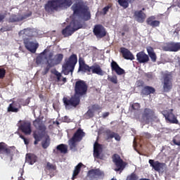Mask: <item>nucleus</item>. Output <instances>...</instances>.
<instances>
[{
  "mask_svg": "<svg viewBox=\"0 0 180 180\" xmlns=\"http://www.w3.org/2000/svg\"><path fill=\"white\" fill-rule=\"evenodd\" d=\"M63 54L59 53L53 56V52H50V51L45 49L44 51L37 58V63L40 64L41 63V61L46 60L48 67L45 70V74H47L49 70H50L51 67H54V65H58V64L63 61Z\"/></svg>",
  "mask_w": 180,
  "mask_h": 180,
  "instance_id": "nucleus-1",
  "label": "nucleus"
},
{
  "mask_svg": "<svg viewBox=\"0 0 180 180\" xmlns=\"http://www.w3.org/2000/svg\"><path fill=\"white\" fill-rule=\"evenodd\" d=\"M75 94L70 100L66 98H63V102L66 106H72L75 108L79 105V96L86 93V84L84 81H78L75 84Z\"/></svg>",
  "mask_w": 180,
  "mask_h": 180,
  "instance_id": "nucleus-2",
  "label": "nucleus"
},
{
  "mask_svg": "<svg viewBox=\"0 0 180 180\" xmlns=\"http://www.w3.org/2000/svg\"><path fill=\"white\" fill-rule=\"evenodd\" d=\"M30 36H32V30L28 29L21 30L19 32V37L20 39H23L24 44L27 50L31 53H36V50H37V47H39V44L37 41L32 39Z\"/></svg>",
  "mask_w": 180,
  "mask_h": 180,
  "instance_id": "nucleus-3",
  "label": "nucleus"
},
{
  "mask_svg": "<svg viewBox=\"0 0 180 180\" xmlns=\"http://www.w3.org/2000/svg\"><path fill=\"white\" fill-rule=\"evenodd\" d=\"M70 5H72L71 0H51L45 5V9L47 12H52L58 9H67Z\"/></svg>",
  "mask_w": 180,
  "mask_h": 180,
  "instance_id": "nucleus-4",
  "label": "nucleus"
},
{
  "mask_svg": "<svg viewBox=\"0 0 180 180\" xmlns=\"http://www.w3.org/2000/svg\"><path fill=\"white\" fill-rule=\"evenodd\" d=\"M79 72H92L93 74H96L97 75H103L105 72L102 70L101 66L98 65H94L91 67L88 66V65L85 64L84 60L82 58H79Z\"/></svg>",
  "mask_w": 180,
  "mask_h": 180,
  "instance_id": "nucleus-5",
  "label": "nucleus"
},
{
  "mask_svg": "<svg viewBox=\"0 0 180 180\" xmlns=\"http://www.w3.org/2000/svg\"><path fill=\"white\" fill-rule=\"evenodd\" d=\"M72 9L74 15H79L81 13V16L84 20H89L91 19V13L88 10V7L82 6V3L73 4Z\"/></svg>",
  "mask_w": 180,
  "mask_h": 180,
  "instance_id": "nucleus-6",
  "label": "nucleus"
},
{
  "mask_svg": "<svg viewBox=\"0 0 180 180\" xmlns=\"http://www.w3.org/2000/svg\"><path fill=\"white\" fill-rule=\"evenodd\" d=\"M75 64H77V56L72 55L69 60L63 65L62 73L65 75H68L70 72L71 75H72Z\"/></svg>",
  "mask_w": 180,
  "mask_h": 180,
  "instance_id": "nucleus-7",
  "label": "nucleus"
},
{
  "mask_svg": "<svg viewBox=\"0 0 180 180\" xmlns=\"http://www.w3.org/2000/svg\"><path fill=\"white\" fill-rule=\"evenodd\" d=\"M13 147H8L5 143H0V156L1 158L12 161Z\"/></svg>",
  "mask_w": 180,
  "mask_h": 180,
  "instance_id": "nucleus-8",
  "label": "nucleus"
},
{
  "mask_svg": "<svg viewBox=\"0 0 180 180\" xmlns=\"http://www.w3.org/2000/svg\"><path fill=\"white\" fill-rule=\"evenodd\" d=\"M85 136V133L82 129H78L77 132L74 134L73 137L69 140V146L72 151L75 150V147H77V143L82 140V137Z\"/></svg>",
  "mask_w": 180,
  "mask_h": 180,
  "instance_id": "nucleus-9",
  "label": "nucleus"
},
{
  "mask_svg": "<svg viewBox=\"0 0 180 180\" xmlns=\"http://www.w3.org/2000/svg\"><path fill=\"white\" fill-rule=\"evenodd\" d=\"M78 29H81V25L78 21H72L68 27H65L62 31V33L65 37H68V36H71L74 32L78 30Z\"/></svg>",
  "mask_w": 180,
  "mask_h": 180,
  "instance_id": "nucleus-10",
  "label": "nucleus"
},
{
  "mask_svg": "<svg viewBox=\"0 0 180 180\" xmlns=\"http://www.w3.org/2000/svg\"><path fill=\"white\" fill-rule=\"evenodd\" d=\"M18 126L22 131V133H25L27 136L32 134V128L30 127V122L27 121H20L18 124Z\"/></svg>",
  "mask_w": 180,
  "mask_h": 180,
  "instance_id": "nucleus-11",
  "label": "nucleus"
},
{
  "mask_svg": "<svg viewBox=\"0 0 180 180\" xmlns=\"http://www.w3.org/2000/svg\"><path fill=\"white\" fill-rule=\"evenodd\" d=\"M149 164L150 167L155 169V171H158V172H164V171H165L166 166L164 163H160L158 161L149 160Z\"/></svg>",
  "mask_w": 180,
  "mask_h": 180,
  "instance_id": "nucleus-12",
  "label": "nucleus"
},
{
  "mask_svg": "<svg viewBox=\"0 0 180 180\" xmlns=\"http://www.w3.org/2000/svg\"><path fill=\"white\" fill-rule=\"evenodd\" d=\"M112 161L115 162L116 165V168L115 169V171H123L124 169L125 165L123 163V161L120 159V156L119 155H114L112 157Z\"/></svg>",
  "mask_w": 180,
  "mask_h": 180,
  "instance_id": "nucleus-13",
  "label": "nucleus"
},
{
  "mask_svg": "<svg viewBox=\"0 0 180 180\" xmlns=\"http://www.w3.org/2000/svg\"><path fill=\"white\" fill-rule=\"evenodd\" d=\"M165 51H179L180 50V42H170L163 46Z\"/></svg>",
  "mask_w": 180,
  "mask_h": 180,
  "instance_id": "nucleus-14",
  "label": "nucleus"
},
{
  "mask_svg": "<svg viewBox=\"0 0 180 180\" xmlns=\"http://www.w3.org/2000/svg\"><path fill=\"white\" fill-rule=\"evenodd\" d=\"M87 176L90 180H95L97 178H101L103 176V172L101 171L99 169L89 170Z\"/></svg>",
  "mask_w": 180,
  "mask_h": 180,
  "instance_id": "nucleus-15",
  "label": "nucleus"
},
{
  "mask_svg": "<svg viewBox=\"0 0 180 180\" xmlns=\"http://www.w3.org/2000/svg\"><path fill=\"white\" fill-rule=\"evenodd\" d=\"M162 115L165 116L166 120H168V122H170V123H175L176 124H178V120H176L175 115L172 114V109L164 110Z\"/></svg>",
  "mask_w": 180,
  "mask_h": 180,
  "instance_id": "nucleus-16",
  "label": "nucleus"
},
{
  "mask_svg": "<svg viewBox=\"0 0 180 180\" xmlns=\"http://www.w3.org/2000/svg\"><path fill=\"white\" fill-rule=\"evenodd\" d=\"M102 145L95 143L94 145V155L95 158H102Z\"/></svg>",
  "mask_w": 180,
  "mask_h": 180,
  "instance_id": "nucleus-17",
  "label": "nucleus"
},
{
  "mask_svg": "<svg viewBox=\"0 0 180 180\" xmlns=\"http://www.w3.org/2000/svg\"><path fill=\"white\" fill-rule=\"evenodd\" d=\"M94 33L96 37H103L106 34L105 28L101 25H96L94 29Z\"/></svg>",
  "mask_w": 180,
  "mask_h": 180,
  "instance_id": "nucleus-18",
  "label": "nucleus"
},
{
  "mask_svg": "<svg viewBox=\"0 0 180 180\" xmlns=\"http://www.w3.org/2000/svg\"><path fill=\"white\" fill-rule=\"evenodd\" d=\"M111 67L113 71L117 74V75H123L124 74V70L119 67V65L115 61H112L111 63Z\"/></svg>",
  "mask_w": 180,
  "mask_h": 180,
  "instance_id": "nucleus-19",
  "label": "nucleus"
},
{
  "mask_svg": "<svg viewBox=\"0 0 180 180\" xmlns=\"http://www.w3.org/2000/svg\"><path fill=\"white\" fill-rule=\"evenodd\" d=\"M121 53L124 58H126V60H134V56H133V54H131L130 51L126 48H121Z\"/></svg>",
  "mask_w": 180,
  "mask_h": 180,
  "instance_id": "nucleus-20",
  "label": "nucleus"
},
{
  "mask_svg": "<svg viewBox=\"0 0 180 180\" xmlns=\"http://www.w3.org/2000/svg\"><path fill=\"white\" fill-rule=\"evenodd\" d=\"M135 19L137 22L143 23L146 19V14L143 11H136L134 13Z\"/></svg>",
  "mask_w": 180,
  "mask_h": 180,
  "instance_id": "nucleus-21",
  "label": "nucleus"
},
{
  "mask_svg": "<svg viewBox=\"0 0 180 180\" xmlns=\"http://www.w3.org/2000/svg\"><path fill=\"white\" fill-rule=\"evenodd\" d=\"M136 58L139 63H147L149 60L148 56L144 52H139L137 53Z\"/></svg>",
  "mask_w": 180,
  "mask_h": 180,
  "instance_id": "nucleus-22",
  "label": "nucleus"
},
{
  "mask_svg": "<svg viewBox=\"0 0 180 180\" xmlns=\"http://www.w3.org/2000/svg\"><path fill=\"white\" fill-rule=\"evenodd\" d=\"M172 88V83L169 79V77H165L163 83V89L166 92H168V91H169V89H171Z\"/></svg>",
  "mask_w": 180,
  "mask_h": 180,
  "instance_id": "nucleus-23",
  "label": "nucleus"
},
{
  "mask_svg": "<svg viewBox=\"0 0 180 180\" xmlns=\"http://www.w3.org/2000/svg\"><path fill=\"white\" fill-rule=\"evenodd\" d=\"M148 25L152 26V27H157V26H160V21L155 20V16H151L147 20Z\"/></svg>",
  "mask_w": 180,
  "mask_h": 180,
  "instance_id": "nucleus-24",
  "label": "nucleus"
},
{
  "mask_svg": "<svg viewBox=\"0 0 180 180\" xmlns=\"http://www.w3.org/2000/svg\"><path fill=\"white\" fill-rule=\"evenodd\" d=\"M25 160L26 162H28V164H30V165H33V164L36 162L37 158L34 154L28 153L26 155Z\"/></svg>",
  "mask_w": 180,
  "mask_h": 180,
  "instance_id": "nucleus-25",
  "label": "nucleus"
},
{
  "mask_svg": "<svg viewBox=\"0 0 180 180\" xmlns=\"http://www.w3.org/2000/svg\"><path fill=\"white\" fill-rule=\"evenodd\" d=\"M19 109H20V104L18 103H13L12 104H10L8 108V112H19Z\"/></svg>",
  "mask_w": 180,
  "mask_h": 180,
  "instance_id": "nucleus-26",
  "label": "nucleus"
},
{
  "mask_svg": "<svg viewBox=\"0 0 180 180\" xmlns=\"http://www.w3.org/2000/svg\"><path fill=\"white\" fill-rule=\"evenodd\" d=\"M147 51L152 61H153V63H155V61H157V55H155V53L154 52V49H153L152 47L148 46L147 47Z\"/></svg>",
  "mask_w": 180,
  "mask_h": 180,
  "instance_id": "nucleus-27",
  "label": "nucleus"
},
{
  "mask_svg": "<svg viewBox=\"0 0 180 180\" xmlns=\"http://www.w3.org/2000/svg\"><path fill=\"white\" fill-rule=\"evenodd\" d=\"M96 109H98L97 105H94L91 109H89L86 114L84 115V117L86 119H90V117H94V113L96 111Z\"/></svg>",
  "mask_w": 180,
  "mask_h": 180,
  "instance_id": "nucleus-28",
  "label": "nucleus"
},
{
  "mask_svg": "<svg viewBox=\"0 0 180 180\" xmlns=\"http://www.w3.org/2000/svg\"><path fill=\"white\" fill-rule=\"evenodd\" d=\"M82 167V163H79L75 168V170L73 172L72 178V179H75V176L79 174V171H81V167Z\"/></svg>",
  "mask_w": 180,
  "mask_h": 180,
  "instance_id": "nucleus-29",
  "label": "nucleus"
},
{
  "mask_svg": "<svg viewBox=\"0 0 180 180\" xmlns=\"http://www.w3.org/2000/svg\"><path fill=\"white\" fill-rule=\"evenodd\" d=\"M34 126L37 127V129H39L41 131H44L46 130V127L44 124H40V120H36L34 122Z\"/></svg>",
  "mask_w": 180,
  "mask_h": 180,
  "instance_id": "nucleus-30",
  "label": "nucleus"
},
{
  "mask_svg": "<svg viewBox=\"0 0 180 180\" xmlns=\"http://www.w3.org/2000/svg\"><path fill=\"white\" fill-rule=\"evenodd\" d=\"M154 92H155L154 88L150 86H146L142 91V93L144 94V95H150V94H154Z\"/></svg>",
  "mask_w": 180,
  "mask_h": 180,
  "instance_id": "nucleus-31",
  "label": "nucleus"
},
{
  "mask_svg": "<svg viewBox=\"0 0 180 180\" xmlns=\"http://www.w3.org/2000/svg\"><path fill=\"white\" fill-rule=\"evenodd\" d=\"M34 138L35 139V141L34 142V144H37V143H39V141H40L41 139V134H40V132H39V131H35L34 133Z\"/></svg>",
  "mask_w": 180,
  "mask_h": 180,
  "instance_id": "nucleus-32",
  "label": "nucleus"
},
{
  "mask_svg": "<svg viewBox=\"0 0 180 180\" xmlns=\"http://www.w3.org/2000/svg\"><path fill=\"white\" fill-rule=\"evenodd\" d=\"M57 150L60 151V153L65 154V153H67V151H68L67 146H65L64 144H60L57 146Z\"/></svg>",
  "mask_w": 180,
  "mask_h": 180,
  "instance_id": "nucleus-33",
  "label": "nucleus"
},
{
  "mask_svg": "<svg viewBox=\"0 0 180 180\" xmlns=\"http://www.w3.org/2000/svg\"><path fill=\"white\" fill-rule=\"evenodd\" d=\"M131 1V0H118V2L123 8H127V6H129V2Z\"/></svg>",
  "mask_w": 180,
  "mask_h": 180,
  "instance_id": "nucleus-34",
  "label": "nucleus"
},
{
  "mask_svg": "<svg viewBox=\"0 0 180 180\" xmlns=\"http://www.w3.org/2000/svg\"><path fill=\"white\" fill-rule=\"evenodd\" d=\"M50 146V139L46 137L44 141H42V147L43 148H47Z\"/></svg>",
  "mask_w": 180,
  "mask_h": 180,
  "instance_id": "nucleus-35",
  "label": "nucleus"
},
{
  "mask_svg": "<svg viewBox=\"0 0 180 180\" xmlns=\"http://www.w3.org/2000/svg\"><path fill=\"white\" fill-rule=\"evenodd\" d=\"M108 81H110L112 84H117V76H108Z\"/></svg>",
  "mask_w": 180,
  "mask_h": 180,
  "instance_id": "nucleus-36",
  "label": "nucleus"
},
{
  "mask_svg": "<svg viewBox=\"0 0 180 180\" xmlns=\"http://www.w3.org/2000/svg\"><path fill=\"white\" fill-rule=\"evenodd\" d=\"M152 113H153V111H151V110L146 109L144 111V116L146 119H148V117L151 116Z\"/></svg>",
  "mask_w": 180,
  "mask_h": 180,
  "instance_id": "nucleus-37",
  "label": "nucleus"
},
{
  "mask_svg": "<svg viewBox=\"0 0 180 180\" xmlns=\"http://www.w3.org/2000/svg\"><path fill=\"white\" fill-rule=\"evenodd\" d=\"M138 177L137 175L135 174H131V175L128 176L127 180H137Z\"/></svg>",
  "mask_w": 180,
  "mask_h": 180,
  "instance_id": "nucleus-38",
  "label": "nucleus"
},
{
  "mask_svg": "<svg viewBox=\"0 0 180 180\" xmlns=\"http://www.w3.org/2000/svg\"><path fill=\"white\" fill-rule=\"evenodd\" d=\"M18 20H20L16 15H12L9 19V22H18Z\"/></svg>",
  "mask_w": 180,
  "mask_h": 180,
  "instance_id": "nucleus-39",
  "label": "nucleus"
},
{
  "mask_svg": "<svg viewBox=\"0 0 180 180\" xmlns=\"http://www.w3.org/2000/svg\"><path fill=\"white\" fill-rule=\"evenodd\" d=\"M6 73V71L4 69L0 68V79L4 78V77H5Z\"/></svg>",
  "mask_w": 180,
  "mask_h": 180,
  "instance_id": "nucleus-40",
  "label": "nucleus"
},
{
  "mask_svg": "<svg viewBox=\"0 0 180 180\" xmlns=\"http://www.w3.org/2000/svg\"><path fill=\"white\" fill-rule=\"evenodd\" d=\"M132 108L133 109H134L135 110H137V109L140 108V104L136 103L132 105Z\"/></svg>",
  "mask_w": 180,
  "mask_h": 180,
  "instance_id": "nucleus-41",
  "label": "nucleus"
},
{
  "mask_svg": "<svg viewBox=\"0 0 180 180\" xmlns=\"http://www.w3.org/2000/svg\"><path fill=\"white\" fill-rule=\"evenodd\" d=\"M20 139H22L23 140L25 146H27V144H29V140L24 138L23 136H22V135H20Z\"/></svg>",
  "mask_w": 180,
  "mask_h": 180,
  "instance_id": "nucleus-42",
  "label": "nucleus"
},
{
  "mask_svg": "<svg viewBox=\"0 0 180 180\" xmlns=\"http://www.w3.org/2000/svg\"><path fill=\"white\" fill-rule=\"evenodd\" d=\"M55 75H56L58 81H60L61 78V74L57 71L55 72Z\"/></svg>",
  "mask_w": 180,
  "mask_h": 180,
  "instance_id": "nucleus-43",
  "label": "nucleus"
},
{
  "mask_svg": "<svg viewBox=\"0 0 180 180\" xmlns=\"http://www.w3.org/2000/svg\"><path fill=\"white\" fill-rule=\"evenodd\" d=\"M114 138L117 141H120V136L118 134H114Z\"/></svg>",
  "mask_w": 180,
  "mask_h": 180,
  "instance_id": "nucleus-44",
  "label": "nucleus"
},
{
  "mask_svg": "<svg viewBox=\"0 0 180 180\" xmlns=\"http://www.w3.org/2000/svg\"><path fill=\"white\" fill-rule=\"evenodd\" d=\"M109 11V7H105L103 9V13L104 15H106V12Z\"/></svg>",
  "mask_w": 180,
  "mask_h": 180,
  "instance_id": "nucleus-45",
  "label": "nucleus"
},
{
  "mask_svg": "<svg viewBox=\"0 0 180 180\" xmlns=\"http://www.w3.org/2000/svg\"><path fill=\"white\" fill-rule=\"evenodd\" d=\"M47 167L51 168V169H54V166L51 165V163H47Z\"/></svg>",
  "mask_w": 180,
  "mask_h": 180,
  "instance_id": "nucleus-46",
  "label": "nucleus"
},
{
  "mask_svg": "<svg viewBox=\"0 0 180 180\" xmlns=\"http://www.w3.org/2000/svg\"><path fill=\"white\" fill-rule=\"evenodd\" d=\"M173 143L176 146H180V141L176 142V141H175V139L173 140Z\"/></svg>",
  "mask_w": 180,
  "mask_h": 180,
  "instance_id": "nucleus-47",
  "label": "nucleus"
},
{
  "mask_svg": "<svg viewBox=\"0 0 180 180\" xmlns=\"http://www.w3.org/2000/svg\"><path fill=\"white\" fill-rule=\"evenodd\" d=\"M103 116L104 117H108V116H109V112H104V113L103 114Z\"/></svg>",
  "mask_w": 180,
  "mask_h": 180,
  "instance_id": "nucleus-48",
  "label": "nucleus"
},
{
  "mask_svg": "<svg viewBox=\"0 0 180 180\" xmlns=\"http://www.w3.org/2000/svg\"><path fill=\"white\" fill-rule=\"evenodd\" d=\"M4 19H5V16L0 15V22H2V20H4Z\"/></svg>",
  "mask_w": 180,
  "mask_h": 180,
  "instance_id": "nucleus-49",
  "label": "nucleus"
},
{
  "mask_svg": "<svg viewBox=\"0 0 180 180\" xmlns=\"http://www.w3.org/2000/svg\"><path fill=\"white\" fill-rule=\"evenodd\" d=\"M64 122H68L70 120H68L67 117H65Z\"/></svg>",
  "mask_w": 180,
  "mask_h": 180,
  "instance_id": "nucleus-50",
  "label": "nucleus"
},
{
  "mask_svg": "<svg viewBox=\"0 0 180 180\" xmlns=\"http://www.w3.org/2000/svg\"><path fill=\"white\" fill-rule=\"evenodd\" d=\"M56 124H60V123H58V122H56Z\"/></svg>",
  "mask_w": 180,
  "mask_h": 180,
  "instance_id": "nucleus-51",
  "label": "nucleus"
},
{
  "mask_svg": "<svg viewBox=\"0 0 180 180\" xmlns=\"http://www.w3.org/2000/svg\"><path fill=\"white\" fill-rule=\"evenodd\" d=\"M6 30H11V29L8 28V29H6Z\"/></svg>",
  "mask_w": 180,
  "mask_h": 180,
  "instance_id": "nucleus-52",
  "label": "nucleus"
},
{
  "mask_svg": "<svg viewBox=\"0 0 180 180\" xmlns=\"http://www.w3.org/2000/svg\"><path fill=\"white\" fill-rule=\"evenodd\" d=\"M63 81H65V78H63Z\"/></svg>",
  "mask_w": 180,
  "mask_h": 180,
  "instance_id": "nucleus-53",
  "label": "nucleus"
}]
</instances>
